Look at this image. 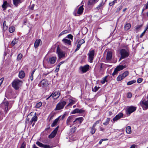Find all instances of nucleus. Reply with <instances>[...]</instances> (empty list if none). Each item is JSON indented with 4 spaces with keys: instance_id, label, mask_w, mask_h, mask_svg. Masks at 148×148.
Returning a JSON list of instances; mask_svg holds the SVG:
<instances>
[{
    "instance_id": "obj_1",
    "label": "nucleus",
    "mask_w": 148,
    "mask_h": 148,
    "mask_svg": "<svg viewBox=\"0 0 148 148\" xmlns=\"http://www.w3.org/2000/svg\"><path fill=\"white\" fill-rule=\"evenodd\" d=\"M22 84L23 82L21 81L18 79H15L12 82V86L15 90H18Z\"/></svg>"
},
{
    "instance_id": "obj_2",
    "label": "nucleus",
    "mask_w": 148,
    "mask_h": 148,
    "mask_svg": "<svg viewBox=\"0 0 148 148\" xmlns=\"http://www.w3.org/2000/svg\"><path fill=\"white\" fill-rule=\"evenodd\" d=\"M95 54V51L94 50H90L88 53V59L90 63L92 62Z\"/></svg>"
},
{
    "instance_id": "obj_3",
    "label": "nucleus",
    "mask_w": 148,
    "mask_h": 148,
    "mask_svg": "<svg viewBox=\"0 0 148 148\" xmlns=\"http://www.w3.org/2000/svg\"><path fill=\"white\" fill-rule=\"evenodd\" d=\"M66 104V102L64 101H61L56 105L55 110H59L62 109Z\"/></svg>"
},
{
    "instance_id": "obj_4",
    "label": "nucleus",
    "mask_w": 148,
    "mask_h": 148,
    "mask_svg": "<svg viewBox=\"0 0 148 148\" xmlns=\"http://www.w3.org/2000/svg\"><path fill=\"white\" fill-rule=\"evenodd\" d=\"M120 53L121 57L119 59V61L122 59L127 57L129 55L128 51L125 49H122L120 51Z\"/></svg>"
},
{
    "instance_id": "obj_5",
    "label": "nucleus",
    "mask_w": 148,
    "mask_h": 148,
    "mask_svg": "<svg viewBox=\"0 0 148 148\" xmlns=\"http://www.w3.org/2000/svg\"><path fill=\"white\" fill-rule=\"evenodd\" d=\"M140 104L143 110H145L148 109V100L141 101L140 102Z\"/></svg>"
},
{
    "instance_id": "obj_6",
    "label": "nucleus",
    "mask_w": 148,
    "mask_h": 148,
    "mask_svg": "<svg viewBox=\"0 0 148 148\" xmlns=\"http://www.w3.org/2000/svg\"><path fill=\"white\" fill-rule=\"evenodd\" d=\"M56 51L59 59L65 57V52L61 51L58 47L57 48Z\"/></svg>"
},
{
    "instance_id": "obj_7",
    "label": "nucleus",
    "mask_w": 148,
    "mask_h": 148,
    "mask_svg": "<svg viewBox=\"0 0 148 148\" xmlns=\"http://www.w3.org/2000/svg\"><path fill=\"white\" fill-rule=\"evenodd\" d=\"M136 108L133 106H130L127 108L126 113L127 114L130 115L131 113L135 111Z\"/></svg>"
},
{
    "instance_id": "obj_8",
    "label": "nucleus",
    "mask_w": 148,
    "mask_h": 148,
    "mask_svg": "<svg viewBox=\"0 0 148 148\" xmlns=\"http://www.w3.org/2000/svg\"><path fill=\"white\" fill-rule=\"evenodd\" d=\"M49 84L48 81L45 79H43L40 83L39 84L40 86L46 87Z\"/></svg>"
},
{
    "instance_id": "obj_9",
    "label": "nucleus",
    "mask_w": 148,
    "mask_h": 148,
    "mask_svg": "<svg viewBox=\"0 0 148 148\" xmlns=\"http://www.w3.org/2000/svg\"><path fill=\"white\" fill-rule=\"evenodd\" d=\"M74 118V116H70L66 120V124L68 125H73L72 123L73 121Z\"/></svg>"
},
{
    "instance_id": "obj_10",
    "label": "nucleus",
    "mask_w": 148,
    "mask_h": 148,
    "mask_svg": "<svg viewBox=\"0 0 148 148\" xmlns=\"http://www.w3.org/2000/svg\"><path fill=\"white\" fill-rule=\"evenodd\" d=\"M58 128L59 126H58L51 133L50 135H49V138H53L55 136L57 132Z\"/></svg>"
},
{
    "instance_id": "obj_11",
    "label": "nucleus",
    "mask_w": 148,
    "mask_h": 148,
    "mask_svg": "<svg viewBox=\"0 0 148 148\" xmlns=\"http://www.w3.org/2000/svg\"><path fill=\"white\" fill-rule=\"evenodd\" d=\"M4 107L5 113H6L10 108H8L9 103L8 101L4 102L1 104Z\"/></svg>"
},
{
    "instance_id": "obj_12",
    "label": "nucleus",
    "mask_w": 148,
    "mask_h": 148,
    "mask_svg": "<svg viewBox=\"0 0 148 148\" xmlns=\"http://www.w3.org/2000/svg\"><path fill=\"white\" fill-rule=\"evenodd\" d=\"M57 59L56 57L53 56L49 58L48 62L50 64H53L55 63Z\"/></svg>"
},
{
    "instance_id": "obj_13",
    "label": "nucleus",
    "mask_w": 148,
    "mask_h": 148,
    "mask_svg": "<svg viewBox=\"0 0 148 148\" xmlns=\"http://www.w3.org/2000/svg\"><path fill=\"white\" fill-rule=\"evenodd\" d=\"M89 68V65H86L83 66H80L79 69L82 71L83 73H84L86 72L88 70Z\"/></svg>"
},
{
    "instance_id": "obj_14",
    "label": "nucleus",
    "mask_w": 148,
    "mask_h": 148,
    "mask_svg": "<svg viewBox=\"0 0 148 148\" xmlns=\"http://www.w3.org/2000/svg\"><path fill=\"white\" fill-rule=\"evenodd\" d=\"M123 114L121 113H119L118 114L116 115L115 116L113 119V121L114 122L119 120L120 118L123 117Z\"/></svg>"
},
{
    "instance_id": "obj_15",
    "label": "nucleus",
    "mask_w": 148,
    "mask_h": 148,
    "mask_svg": "<svg viewBox=\"0 0 148 148\" xmlns=\"http://www.w3.org/2000/svg\"><path fill=\"white\" fill-rule=\"evenodd\" d=\"M85 41L83 39L80 40L78 42L77 46L76 49L75 50L76 52L79 50L81 45L85 42Z\"/></svg>"
},
{
    "instance_id": "obj_16",
    "label": "nucleus",
    "mask_w": 148,
    "mask_h": 148,
    "mask_svg": "<svg viewBox=\"0 0 148 148\" xmlns=\"http://www.w3.org/2000/svg\"><path fill=\"white\" fill-rule=\"evenodd\" d=\"M36 144L39 147H43L44 148H50L51 147L49 145H45L43 144L42 143H40L39 141H37L36 142Z\"/></svg>"
},
{
    "instance_id": "obj_17",
    "label": "nucleus",
    "mask_w": 148,
    "mask_h": 148,
    "mask_svg": "<svg viewBox=\"0 0 148 148\" xmlns=\"http://www.w3.org/2000/svg\"><path fill=\"white\" fill-rule=\"evenodd\" d=\"M41 43L42 41L41 40L38 39L36 40L34 44V47L35 48H37Z\"/></svg>"
},
{
    "instance_id": "obj_18",
    "label": "nucleus",
    "mask_w": 148,
    "mask_h": 148,
    "mask_svg": "<svg viewBox=\"0 0 148 148\" xmlns=\"http://www.w3.org/2000/svg\"><path fill=\"white\" fill-rule=\"evenodd\" d=\"M10 6L9 3H8L7 1H3V4L2 5V7L3 10H6V8Z\"/></svg>"
},
{
    "instance_id": "obj_19",
    "label": "nucleus",
    "mask_w": 148,
    "mask_h": 148,
    "mask_svg": "<svg viewBox=\"0 0 148 148\" xmlns=\"http://www.w3.org/2000/svg\"><path fill=\"white\" fill-rule=\"evenodd\" d=\"M112 52L111 51H108L107 54L106 59L107 60H110L112 58Z\"/></svg>"
},
{
    "instance_id": "obj_20",
    "label": "nucleus",
    "mask_w": 148,
    "mask_h": 148,
    "mask_svg": "<svg viewBox=\"0 0 148 148\" xmlns=\"http://www.w3.org/2000/svg\"><path fill=\"white\" fill-rule=\"evenodd\" d=\"M52 94V96L54 99H57L59 97L60 95V93L58 92H55Z\"/></svg>"
},
{
    "instance_id": "obj_21",
    "label": "nucleus",
    "mask_w": 148,
    "mask_h": 148,
    "mask_svg": "<svg viewBox=\"0 0 148 148\" xmlns=\"http://www.w3.org/2000/svg\"><path fill=\"white\" fill-rule=\"evenodd\" d=\"M14 5L16 6L17 7L18 4L21 3L22 2V0H12Z\"/></svg>"
},
{
    "instance_id": "obj_22",
    "label": "nucleus",
    "mask_w": 148,
    "mask_h": 148,
    "mask_svg": "<svg viewBox=\"0 0 148 148\" xmlns=\"http://www.w3.org/2000/svg\"><path fill=\"white\" fill-rule=\"evenodd\" d=\"M84 8H83V5L80 6L78 9L77 14L79 15L82 14L83 12Z\"/></svg>"
},
{
    "instance_id": "obj_23",
    "label": "nucleus",
    "mask_w": 148,
    "mask_h": 148,
    "mask_svg": "<svg viewBox=\"0 0 148 148\" xmlns=\"http://www.w3.org/2000/svg\"><path fill=\"white\" fill-rule=\"evenodd\" d=\"M99 0H88V5H94Z\"/></svg>"
},
{
    "instance_id": "obj_24",
    "label": "nucleus",
    "mask_w": 148,
    "mask_h": 148,
    "mask_svg": "<svg viewBox=\"0 0 148 148\" xmlns=\"http://www.w3.org/2000/svg\"><path fill=\"white\" fill-rule=\"evenodd\" d=\"M35 115L32 118L29 122L31 124H32L33 122H36L38 118L37 116H36V113H35Z\"/></svg>"
},
{
    "instance_id": "obj_25",
    "label": "nucleus",
    "mask_w": 148,
    "mask_h": 148,
    "mask_svg": "<svg viewBox=\"0 0 148 148\" xmlns=\"http://www.w3.org/2000/svg\"><path fill=\"white\" fill-rule=\"evenodd\" d=\"M62 41L65 44L70 45L71 44V41L70 40H68L66 38H64L62 40Z\"/></svg>"
},
{
    "instance_id": "obj_26",
    "label": "nucleus",
    "mask_w": 148,
    "mask_h": 148,
    "mask_svg": "<svg viewBox=\"0 0 148 148\" xmlns=\"http://www.w3.org/2000/svg\"><path fill=\"white\" fill-rule=\"evenodd\" d=\"M126 66L125 65L123 66L122 65H120L119 66H118L115 69L116 70L118 71H120L121 70L123 69L124 68L126 67Z\"/></svg>"
},
{
    "instance_id": "obj_27",
    "label": "nucleus",
    "mask_w": 148,
    "mask_h": 148,
    "mask_svg": "<svg viewBox=\"0 0 148 148\" xmlns=\"http://www.w3.org/2000/svg\"><path fill=\"white\" fill-rule=\"evenodd\" d=\"M60 116L58 117V118H57V119H55L53 121V122L52 123V124L51 125V126L52 127H53L54 126H55L57 124L60 118Z\"/></svg>"
},
{
    "instance_id": "obj_28",
    "label": "nucleus",
    "mask_w": 148,
    "mask_h": 148,
    "mask_svg": "<svg viewBox=\"0 0 148 148\" xmlns=\"http://www.w3.org/2000/svg\"><path fill=\"white\" fill-rule=\"evenodd\" d=\"M83 120V118L82 117H79L76 118L75 120L73 122V124L72 125H73L75 121H78L80 123H81Z\"/></svg>"
},
{
    "instance_id": "obj_29",
    "label": "nucleus",
    "mask_w": 148,
    "mask_h": 148,
    "mask_svg": "<svg viewBox=\"0 0 148 148\" xmlns=\"http://www.w3.org/2000/svg\"><path fill=\"white\" fill-rule=\"evenodd\" d=\"M25 76V73L24 71H21L19 73V77L20 78H23Z\"/></svg>"
},
{
    "instance_id": "obj_30",
    "label": "nucleus",
    "mask_w": 148,
    "mask_h": 148,
    "mask_svg": "<svg viewBox=\"0 0 148 148\" xmlns=\"http://www.w3.org/2000/svg\"><path fill=\"white\" fill-rule=\"evenodd\" d=\"M126 133L128 134H130L131 133L132 131L131 127L130 126H127L126 129Z\"/></svg>"
},
{
    "instance_id": "obj_31",
    "label": "nucleus",
    "mask_w": 148,
    "mask_h": 148,
    "mask_svg": "<svg viewBox=\"0 0 148 148\" xmlns=\"http://www.w3.org/2000/svg\"><path fill=\"white\" fill-rule=\"evenodd\" d=\"M131 27V25L130 23H127L125 25L124 27V29L125 30H127L129 29Z\"/></svg>"
},
{
    "instance_id": "obj_32",
    "label": "nucleus",
    "mask_w": 148,
    "mask_h": 148,
    "mask_svg": "<svg viewBox=\"0 0 148 148\" xmlns=\"http://www.w3.org/2000/svg\"><path fill=\"white\" fill-rule=\"evenodd\" d=\"M18 40L17 39L14 38V39L12 41L11 43V45L12 46H14L15 44H16L18 42Z\"/></svg>"
},
{
    "instance_id": "obj_33",
    "label": "nucleus",
    "mask_w": 148,
    "mask_h": 148,
    "mask_svg": "<svg viewBox=\"0 0 148 148\" xmlns=\"http://www.w3.org/2000/svg\"><path fill=\"white\" fill-rule=\"evenodd\" d=\"M124 78L122 74L119 75L117 78V80L118 81H120Z\"/></svg>"
},
{
    "instance_id": "obj_34",
    "label": "nucleus",
    "mask_w": 148,
    "mask_h": 148,
    "mask_svg": "<svg viewBox=\"0 0 148 148\" xmlns=\"http://www.w3.org/2000/svg\"><path fill=\"white\" fill-rule=\"evenodd\" d=\"M108 76H106L102 80H101V82L102 84H103L105 83L106 82H107V78Z\"/></svg>"
},
{
    "instance_id": "obj_35",
    "label": "nucleus",
    "mask_w": 148,
    "mask_h": 148,
    "mask_svg": "<svg viewBox=\"0 0 148 148\" xmlns=\"http://www.w3.org/2000/svg\"><path fill=\"white\" fill-rule=\"evenodd\" d=\"M95 127L92 126V127L90 128V133L92 134H93L95 133Z\"/></svg>"
},
{
    "instance_id": "obj_36",
    "label": "nucleus",
    "mask_w": 148,
    "mask_h": 148,
    "mask_svg": "<svg viewBox=\"0 0 148 148\" xmlns=\"http://www.w3.org/2000/svg\"><path fill=\"white\" fill-rule=\"evenodd\" d=\"M15 28L14 26L10 27L9 29V31L10 33L13 32L15 30Z\"/></svg>"
},
{
    "instance_id": "obj_37",
    "label": "nucleus",
    "mask_w": 148,
    "mask_h": 148,
    "mask_svg": "<svg viewBox=\"0 0 148 148\" xmlns=\"http://www.w3.org/2000/svg\"><path fill=\"white\" fill-rule=\"evenodd\" d=\"M75 101L72 99H70L69 100V103L67 105V106L72 105L75 103Z\"/></svg>"
},
{
    "instance_id": "obj_38",
    "label": "nucleus",
    "mask_w": 148,
    "mask_h": 148,
    "mask_svg": "<svg viewBox=\"0 0 148 148\" xmlns=\"http://www.w3.org/2000/svg\"><path fill=\"white\" fill-rule=\"evenodd\" d=\"M136 82V81L135 80H132L127 82V84L128 85H130Z\"/></svg>"
},
{
    "instance_id": "obj_39",
    "label": "nucleus",
    "mask_w": 148,
    "mask_h": 148,
    "mask_svg": "<svg viewBox=\"0 0 148 148\" xmlns=\"http://www.w3.org/2000/svg\"><path fill=\"white\" fill-rule=\"evenodd\" d=\"M128 74H129V72H128V71H127L125 72L124 73H123L122 74V75H123V76L125 78L128 75Z\"/></svg>"
},
{
    "instance_id": "obj_40",
    "label": "nucleus",
    "mask_w": 148,
    "mask_h": 148,
    "mask_svg": "<svg viewBox=\"0 0 148 148\" xmlns=\"http://www.w3.org/2000/svg\"><path fill=\"white\" fill-rule=\"evenodd\" d=\"M22 56H23V55H22V54H21V53L19 54L17 58V60H20L22 58Z\"/></svg>"
},
{
    "instance_id": "obj_41",
    "label": "nucleus",
    "mask_w": 148,
    "mask_h": 148,
    "mask_svg": "<svg viewBox=\"0 0 148 148\" xmlns=\"http://www.w3.org/2000/svg\"><path fill=\"white\" fill-rule=\"evenodd\" d=\"M78 113V109L77 108L73 110L71 112L72 114Z\"/></svg>"
},
{
    "instance_id": "obj_42",
    "label": "nucleus",
    "mask_w": 148,
    "mask_h": 148,
    "mask_svg": "<svg viewBox=\"0 0 148 148\" xmlns=\"http://www.w3.org/2000/svg\"><path fill=\"white\" fill-rule=\"evenodd\" d=\"M68 32L67 30H65L63 31L59 35V36H60L63 35L64 34L67 33Z\"/></svg>"
},
{
    "instance_id": "obj_43",
    "label": "nucleus",
    "mask_w": 148,
    "mask_h": 148,
    "mask_svg": "<svg viewBox=\"0 0 148 148\" xmlns=\"http://www.w3.org/2000/svg\"><path fill=\"white\" fill-rule=\"evenodd\" d=\"M42 105V103L39 102L36 104V107L37 108H39Z\"/></svg>"
},
{
    "instance_id": "obj_44",
    "label": "nucleus",
    "mask_w": 148,
    "mask_h": 148,
    "mask_svg": "<svg viewBox=\"0 0 148 148\" xmlns=\"http://www.w3.org/2000/svg\"><path fill=\"white\" fill-rule=\"evenodd\" d=\"M3 28L4 30H6L8 28V27L5 25V21H4L3 23Z\"/></svg>"
},
{
    "instance_id": "obj_45",
    "label": "nucleus",
    "mask_w": 148,
    "mask_h": 148,
    "mask_svg": "<svg viewBox=\"0 0 148 148\" xmlns=\"http://www.w3.org/2000/svg\"><path fill=\"white\" fill-rule=\"evenodd\" d=\"M99 87H97V86H95L93 89H92V91L95 92H96L99 89Z\"/></svg>"
},
{
    "instance_id": "obj_46",
    "label": "nucleus",
    "mask_w": 148,
    "mask_h": 148,
    "mask_svg": "<svg viewBox=\"0 0 148 148\" xmlns=\"http://www.w3.org/2000/svg\"><path fill=\"white\" fill-rule=\"evenodd\" d=\"M144 10H145L144 9H143L142 11V12H141V15L142 17V18H146V17L145 16V14H144V13H143V12Z\"/></svg>"
},
{
    "instance_id": "obj_47",
    "label": "nucleus",
    "mask_w": 148,
    "mask_h": 148,
    "mask_svg": "<svg viewBox=\"0 0 148 148\" xmlns=\"http://www.w3.org/2000/svg\"><path fill=\"white\" fill-rule=\"evenodd\" d=\"M118 73V71L117 70H116V69H115L114 72L112 73V75L113 76H114L115 75L117 74Z\"/></svg>"
},
{
    "instance_id": "obj_48",
    "label": "nucleus",
    "mask_w": 148,
    "mask_h": 148,
    "mask_svg": "<svg viewBox=\"0 0 148 148\" xmlns=\"http://www.w3.org/2000/svg\"><path fill=\"white\" fill-rule=\"evenodd\" d=\"M142 25H138L136 26V28H135L136 29V30H138L139 29L142 27Z\"/></svg>"
},
{
    "instance_id": "obj_49",
    "label": "nucleus",
    "mask_w": 148,
    "mask_h": 148,
    "mask_svg": "<svg viewBox=\"0 0 148 148\" xmlns=\"http://www.w3.org/2000/svg\"><path fill=\"white\" fill-rule=\"evenodd\" d=\"M100 121V120H98L93 125V126L95 127L97 124H98Z\"/></svg>"
},
{
    "instance_id": "obj_50",
    "label": "nucleus",
    "mask_w": 148,
    "mask_h": 148,
    "mask_svg": "<svg viewBox=\"0 0 148 148\" xmlns=\"http://www.w3.org/2000/svg\"><path fill=\"white\" fill-rule=\"evenodd\" d=\"M116 2L114 0L112 2H111L109 3V5L110 6H112L114 5V3Z\"/></svg>"
},
{
    "instance_id": "obj_51",
    "label": "nucleus",
    "mask_w": 148,
    "mask_h": 148,
    "mask_svg": "<svg viewBox=\"0 0 148 148\" xmlns=\"http://www.w3.org/2000/svg\"><path fill=\"white\" fill-rule=\"evenodd\" d=\"M53 71V70H51V71H47V73H44L43 75H45V76H46L47 75H48V74H49V73H51V72H52Z\"/></svg>"
},
{
    "instance_id": "obj_52",
    "label": "nucleus",
    "mask_w": 148,
    "mask_h": 148,
    "mask_svg": "<svg viewBox=\"0 0 148 148\" xmlns=\"http://www.w3.org/2000/svg\"><path fill=\"white\" fill-rule=\"evenodd\" d=\"M132 96V94L130 92H129L127 94V97L128 98H130Z\"/></svg>"
},
{
    "instance_id": "obj_53",
    "label": "nucleus",
    "mask_w": 148,
    "mask_h": 148,
    "mask_svg": "<svg viewBox=\"0 0 148 148\" xmlns=\"http://www.w3.org/2000/svg\"><path fill=\"white\" fill-rule=\"evenodd\" d=\"M143 81V79H142L141 78H138L137 81V82L138 83H141Z\"/></svg>"
},
{
    "instance_id": "obj_54",
    "label": "nucleus",
    "mask_w": 148,
    "mask_h": 148,
    "mask_svg": "<svg viewBox=\"0 0 148 148\" xmlns=\"http://www.w3.org/2000/svg\"><path fill=\"white\" fill-rule=\"evenodd\" d=\"M102 4L103 3L102 2H101L98 5L97 7L96 8L97 9H99L100 8V7L102 5Z\"/></svg>"
},
{
    "instance_id": "obj_55",
    "label": "nucleus",
    "mask_w": 148,
    "mask_h": 148,
    "mask_svg": "<svg viewBox=\"0 0 148 148\" xmlns=\"http://www.w3.org/2000/svg\"><path fill=\"white\" fill-rule=\"evenodd\" d=\"M84 111L82 109H78V113H82L84 112Z\"/></svg>"
},
{
    "instance_id": "obj_56",
    "label": "nucleus",
    "mask_w": 148,
    "mask_h": 148,
    "mask_svg": "<svg viewBox=\"0 0 148 148\" xmlns=\"http://www.w3.org/2000/svg\"><path fill=\"white\" fill-rule=\"evenodd\" d=\"M25 143H22L20 148H25Z\"/></svg>"
},
{
    "instance_id": "obj_57",
    "label": "nucleus",
    "mask_w": 148,
    "mask_h": 148,
    "mask_svg": "<svg viewBox=\"0 0 148 148\" xmlns=\"http://www.w3.org/2000/svg\"><path fill=\"white\" fill-rule=\"evenodd\" d=\"M146 31H144V32L141 34L140 36V38H142L145 34Z\"/></svg>"
},
{
    "instance_id": "obj_58",
    "label": "nucleus",
    "mask_w": 148,
    "mask_h": 148,
    "mask_svg": "<svg viewBox=\"0 0 148 148\" xmlns=\"http://www.w3.org/2000/svg\"><path fill=\"white\" fill-rule=\"evenodd\" d=\"M67 37H68V38H70V39H73V36L72 35H71V34H69V35H68Z\"/></svg>"
},
{
    "instance_id": "obj_59",
    "label": "nucleus",
    "mask_w": 148,
    "mask_h": 148,
    "mask_svg": "<svg viewBox=\"0 0 148 148\" xmlns=\"http://www.w3.org/2000/svg\"><path fill=\"white\" fill-rule=\"evenodd\" d=\"M30 79L32 81L33 80V75L31 74L30 76Z\"/></svg>"
},
{
    "instance_id": "obj_60",
    "label": "nucleus",
    "mask_w": 148,
    "mask_h": 148,
    "mask_svg": "<svg viewBox=\"0 0 148 148\" xmlns=\"http://www.w3.org/2000/svg\"><path fill=\"white\" fill-rule=\"evenodd\" d=\"M110 118H108L106 120V122H107L108 123H109V122L110 121Z\"/></svg>"
},
{
    "instance_id": "obj_61",
    "label": "nucleus",
    "mask_w": 148,
    "mask_h": 148,
    "mask_svg": "<svg viewBox=\"0 0 148 148\" xmlns=\"http://www.w3.org/2000/svg\"><path fill=\"white\" fill-rule=\"evenodd\" d=\"M60 68L57 67L56 69L55 70V71L56 72H58Z\"/></svg>"
},
{
    "instance_id": "obj_62",
    "label": "nucleus",
    "mask_w": 148,
    "mask_h": 148,
    "mask_svg": "<svg viewBox=\"0 0 148 148\" xmlns=\"http://www.w3.org/2000/svg\"><path fill=\"white\" fill-rule=\"evenodd\" d=\"M104 139H101L100 140V141L99 142V144L100 145L101 144L102 142L103 141Z\"/></svg>"
},
{
    "instance_id": "obj_63",
    "label": "nucleus",
    "mask_w": 148,
    "mask_h": 148,
    "mask_svg": "<svg viewBox=\"0 0 148 148\" xmlns=\"http://www.w3.org/2000/svg\"><path fill=\"white\" fill-rule=\"evenodd\" d=\"M136 145H131L130 147V148H135V147Z\"/></svg>"
},
{
    "instance_id": "obj_64",
    "label": "nucleus",
    "mask_w": 148,
    "mask_h": 148,
    "mask_svg": "<svg viewBox=\"0 0 148 148\" xmlns=\"http://www.w3.org/2000/svg\"><path fill=\"white\" fill-rule=\"evenodd\" d=\"M34 5H33L30 8V9L31 10H33V9H34Z\"/></svg>"
}]
</instances>
